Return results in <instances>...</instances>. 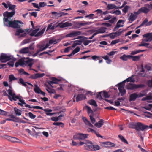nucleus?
<instances>
[{"label": "nucleus", "instance_id": "nucleus-1", "mask_svg": "<svg viewBox=\"0 0 152 152\" xmlns=\"http://www.w3.org/2000/svg\"><path fill=\"white\" fill-rule=\"evenodd\" d=\"M12 17H5L3 18L4 25L8 27H10L14 28H20L22 26L20 25L23 24V23L18 20H14L13 21L10 20Z\"/></svg>", "mask_w": 152, "mask_h": 152}, {"label": "nucleus", "instance_id": "nucleus-2", "mask_svg": "<svg viewBox=\"0 0 152 152\" xmlns=\"http://www.w3.org/2000/svg\"><path fill=\"white\" fill-rule=\"evenodd\" d=\"M33 60L32 58H30L28 57H27L24 60H19L18 62H16L15 64V66L18 67L20 65L23 67L27 66L28 69L29 70H32L33 69L31 68L32 66L33 63L31 62Z\"/></svg>", "mask_w": 152, "mask_h": 152}, {"label": "nucleus", "instance_id": "nucleus-3", "mask_svg": "<svg viewBox=\"0 0 152 152\" xmlns=\"http://www.w3.org/2000/svg\"><path fill=\"white\" fill-rule=\"evenodd\" d=\"M72 25V24L69 23V22H66L65 23L61 22L58 23L56 26H55L53 23H50L49 24L47 28V30H48L50 29L51 30H53L55 27L56 28L59 27L61 28H64V27H70Z\"/></svg>", "mask_w": 152, "mask_h": 152}, {"label": "nucleus", "instance_id": "nucleus-4", "mask_svg": "<svg viewBox=\"0 0 152 152\" xmlns=\"http://www.w3.org/2000/svg\"><path fill=\"white\" fill-rule=\"evenodd\" d=\"M29 29L28 28L22 29L19 28L17 29L15 33V35L19 38L25 37L29 32Z\"/></svg>", "mask_w": 152, "mask_h": 152}, {"label": "nucleus", "instance_id": "nucleus-5", "mask_svg": "<svg viewBox=\"0 0 152 152\" xmlns=\"http://www.w3.org/2000/svg\"><path fill=\"white\" fill-rule=\"evenodd\" d=\"M146 93L145 91H143L138 93H134L129 95V100L130 101H134L136 98L142 97L145 96Z\"/></svg>", "mask_w": 152, "mask_h": 152}, {"label": "nucleus", "instance_id": "nucleus-6", "mask_svg": "<svg viewBox=\"0 0 152 152\" xmlns=\"http://www.w3.org/2000/svg\"><path fill=\"white\" fill-rule=\"evenodd\" d=\"M16 7V6L14 5H12L10 3L9 4V10H12L11 12H9L7 11H6L3 14V16L4 17H12L15 14V9Z\"/></svg>", "mask_w": 152, "mask_h": 152}, {"label": "nucleus", "instance_id": "nucleus-7", "mask_svg": "<svg viewBox=\"0 0 152 152\" xmlns=\"http://www.w3.org/2000/svg\"><path fill=\"white\" fill-rule=\"evenodd\" d=\"M13 58V56L10 54L1 53L0 56V61L2 62H6L9 61Z\"/></svg>", "mask_w": 152, "mask_h": 152}, {"label": "nucleus", "instance_id": "nucleus-8", "mask_svg": "<svg viewBox=\"0 0 152 152\" xmlns=\"http://www.w3.org/2000/svg\"><path fill=\"white\" fill-rule=\"evenodd\" d=\"M143 38L145 39H142L141 44H144L145 42H150L152 41V33H148L142 35Z\"/></svg>", "mask_w": 152, "mask_h": 152}, {"label": "nucleus", "instance_id": "nucleus-9", "mask_svg": "<svg viewBox=\"0 0 152 152\" xmlns=\"http://www.w3.org/2000/svg\"><path fill=\"white\" fill-rule=\"evenodd\" d=\"M7 91L9 94L8 96V99L11 101L13 100L16 101V100L17 96L11 89L10 87V88L7 90Z\"/></svg>", "mask_w": 152, "mask_h": 152}, {"label": "nucleus", "instance_id": "nucleus-10", "mask_svg": "<svg viewBox=\"0 0 152 152\" xmlns=\"http://www.w3.org/2000/svg\"><path fill=\"white\" fill-rule=\"evenodd\" d=\"M118 89L119 91V95L120 96H123L126 93V91L124 88V81L118 84Z\"/></svg>", "mask_w": 152, "mask_h": 152}, {"label": "nucleus", "instance_id": "nucleus-11", "mask_svg": "<svg viewBox=\"0 0 152 152\" xmlns=\"http://www.w3.org/2000/svg\"><path fill=\"white\" fill-rule=\"evenodd\" d=\"M148 128L149 126H148L145 125L140 122H138L137 124L136 130L137 131L140 130L142 131H144L145 129H148Z\"/></svg>", "mask_w": 152, "mask_h": 152}, {"label": "nucleus", "instance_id": "nucleus-12", "mask_svg": "<svg viewBox=\"0 0 152 152\" xmlns=\"http://www.w3.org/2000/svg\"><path fill=\"white\" fill-rule=\"evenodd\" d=\"M144 86L143 84H134L130 83L127 86V88L128 89L134 90L139 88H142Z\"/></svg>", "mask_w": 152, "mask_h": 152}, {"label": "nucleus", "instance_id": "nucleus-13", "mask_svg": "<svg viewBox=\"0 0 152 152\" xmlns=\"http://www.w3.org/2000/svg\"><path fill=\"white\" fill-rule=\"evenodd\" d=\"M39 28H37L33 30L32 32L30 34L31 36H34L35 37H38L42 35L44 32V30H42L38 32L39 30Z\"/></svg>", "mask_w": 152, "mask_h": 152}, {"label": "nucleus", "instance_id": "nucleus-14", "mask_svg": "<svg viewBox=\"0 0 152 152\" xmlns=\"http://www.w3.org/2000/svg\"><path fill=\"white\" fill-rule=\"evenodd\" d=\"M88 134L82 133H77L76 134L73 136V138L75 139L84 140L87 138Z\"/></svg>", "mask_w": 152, "mask_h": 152}, {"label": "nucleus", "instance_id": "nucleus-15", "mask_svg": "<svg viewBox=\"0 0 152 152\" xmlns=\"http://www.w3.org/2000/svg\"><path fill=\"white\" fill-rule=\"evenodd\" d=\"M81 34V32L80 31H73L67 34L66 37H72L79 36Z\"/></svg>", "mask_w": 152, "mask_h": 152}, {"label": "nucleus", "instance_id": "nucleus-16", "mask_svg": "<svg viewBox=\"0 0 152 152\" xmlns=\"http://www.w3.org/2000/svg\"><path fill=\"white\" fill-rule=\"evenodd\" d=\"M136 12H134V13H131L128 19L129 22L130 23H132L135 20L137 17V15H138V14L135 13Z\"/></svg>", "mask_w": 152, "mask_h": 152}, {"label": "nucleus", "instance_id": "nucleus-17", "mask_svg": "<svg viewBox=\"0 0 152 152\" xmlns=\"http://www.w3.org/2000/svg\"><path fill=\"white\" fill-rule=\"evenodd\" d=\"M149 11L148 9L145 7H142L140 8L137 12L135 13L138 15L141 13L146 14Z\"/></svg>", "mask_w": 152, "mask_h": 152}, {"label": "nucleus", "instance_id": "nucleus-18", "mask_svg": "<svg viewBox=\"0 0 152 152\" xmlns=\"http://www.w3.org/2000/svg\"><path fill=\"white\" fill-rule=\"evenodd\" d=\"M49 46V44H46L45 46L43 44L42 45H38V49L37 50L39 52L42 51L47 48Z\"/></svg>", "mask_w": 152, "mask_h": 152}, {"label": "nucleus", "instance_id": "nucleus-19", "mask_svg": "<svg viewBox=\"0 0 152 152\" xmlns=\"http://www.w3.org/2000/svg\"><path fill=\"white\" fill-rule=\"evenodd\" d=\"M18 83L19 84H21L25 87H26L27 86V85L26 83H27V84H28L29 86H31L32 87H33V85L32 84H31V83H29V82L25 83V82H24L22 78H20L19 79V81L18 82Z\"/></svg>", "mask_w": 152, "mask_h": 152}, {"label": "nucleus", "instance_id": "nucleus-20", "mask_svg": "<svg viewBox=\"0 0 152 152\" xmlns=\"http://www.w3.org/2000/svg\"><path fill=\"white\" fill-rule=\"evenodd\" d=\"M93 145L89 141H87V143L85 145L86 149L88 150H93Z\"/></svg>", "mask_w": 152, "mask_h": 152}, {"label": "nucleus", "instance_id": "nucleus-21", "mask_svg": "<svg viewBox=\"0 0 152 152\" xmlns=\"http://www.w3.org/2000/svg\"><path fill=\"white\" fill-rule=\"evenodd\" d=\"M83 120L85 124L89 127L93 128V125L85 117H83Z\"/></svg>", "mask_w": 152, "mask_h": 152}, {"label": "nucleus", "instance_id": "nucleus-22", "mask_svg": "<svg viewBox=\"0 0 152 152\" xmlns=\"http://www.w3.org/2000/svg\"><path fill=\"white\" fill-rule=\"evenodd\" d=\"M8 139L13 142L21 143V141L15 137L9 136Z\"/></svg>", "mask_w": 152, "mask_h": 152}, {"label": "nucleus", "instance_id": "nucleus-23", "mask_svg": "<svg viewBox=\"0 0 152 152\" xmlns=\"http://www.w3.org/2000/svg\"><path fill=\"white\" fill-rule=\"evenodd\" d=\"M44 74H39L36 73L31 75L29 78L32 79H35L39 77H42L44 76Z\"/></svg>", "mask_w": 152, "mask_h": 152}, {"label": "nucleus", "instance_id": "nucleus-24", "mask_svg": "<svg viewBox=\"0 0 152 152\" xmlns=\"http://www.w3.org/2000/svg\"><path fill=\"white\" fill-rule=\"evenodd\" d=\"M86 96L83 94H78L76 98V101L77 102H78L79 101L83 100L86 99Z\"/></svg>", "mask_w": 152, "mask_h": 152}, {"label": "nucleus", "instance_id": "nucleus-25", "mask_svg": "<svg viewBox=\"0 0 152 152\" xmlns=\"http://www.w3.org/2000/svg\"><path fill=\"white\" fill-rule=\"evenodd\" d=\"M131 57H132L131 55H126V54H124L120 57V59L123 61H126L129 59H131Z\"/></svg>", "mask_w": 152, "mask_h": 152}, {"label": "nucleus", "instance_id": "nucleus-26", "mask_svg": "<svg viewBox=\"0 0 152 152\" xmlns=\"http://www.w3.org/2000/svg\"><path fill=\"white\" fill-rule=\"evenodd\" d=\"M103 120L102 119L100 120L98 122L94 124V126L96 127L100 128L103 125Z\"/></svg>", "mask_w": 152, "mask_h": 152}, {"label": "nucleus", "instance_id": "nucleus-27", "mask_svg": "<svg viewBox=\"0 0 152 152\" xmlns=\"http://www.w3.org/2000/svg\"><path fill=\"white\" fill-rule=\"evenodd\" d=\"M30 52L28 48H25L22 49L19 51L20 53H28Z\"/></svg>", "mask_w": 152, "mask_h": 152}, {"label": "nucleus", "instance_id": "nucleus-28", "mask_svg": "<svg viewBox=\"0 0 152 152\" xmlns=\"http://www.w3.org/2000/svg\"><path fill=\"white\" fill-rule=\"evenodd\" d=\"M107 28H106L102 27L97 29L98 33L99 34H102L105 33Z\"/></svg>", "mask_w": 152, "mask_h": 152}, {"label": "nucleus", "instance_id": "nucleus-29", "mask_svg": "<svg viewBox=\"0 0 152 152\" xmlns=\"http://www.w3.org/2000/svg\"><path fill=\"white\" fill-rule=\"evenodd\" d=\"M107 8L108 10H111L114 8L118 9V6H116L113 4H109L107 5Z\"/></svg>", "mask_w": 152, "mask_h": 152}, {"label": "nucleus", "instance_id": "nucleus-30", "mask_svg": "<svg viewBox=\"0 0 152 152\" xmlns=\"http://www.w3.org/2000/svg\"><path fill=\"white\" fill-rule=\"evenodd\" d=\"M34 90L35 92L37 94H40L41 91V89L36 84L34 85Z\"/></svg>", "mask_w": 152, "mask_h": 152}, {"label": "nucleus", "instance_id": "nucleus-31", "mask_svg": "<svg viewBox=\"0 0 152 152\" xmlns=\"http://www.w3.org/2000/svg\"><path fill=\"white\" fill-rule=\"evenodd\" d=\"M146 50H139L132 51L131 53V54L134 55L141 52H143Z\"/></svg>", "mask_w": 152, "mask_h": 152}, {"label": "nucleus", "instance_id": "nucleus-32", "mask_svg": "<svg viewBox=\"0 0 152 152\" xmlns=\"http://www.w3.org/2000/svg\"><path fill=\"white\" fill-rule=\"evenodd\" d=\"M134 75H132L130 77H129L128 78L126 79V80L124 81V82L126 81L127 82H134L135 81V80L133 78V77H134Z\"/></svg>", "mask_w": 152, "mask_h": 152}, {"label": "nucleus", "instance_id": "nucleus-33", "mask_svg": "<svg viewBox=\"0 0 152 152\" xmlns=\"http://www.w3.org/2000/svg\"><path fill=\"white\" fill-rule=\"evenodd\" d=\"M14 110L16 115L18 116H20L21 115L22 112L21 110L16 108H15Z\"/></svg>", "mask_w": 152, "mask_h": 152}, {"label": "nucleus", "instance_id": "nucleus-34", "mask_svg": "<svg viewBox=\"0 0 152 152\" xmlns=\"http://www.w3.org/2000/svg\"><path fill=\"white\" fill-rule=\"evenodd\" d=\"M80 23L81 26L90 25L92 23V22H86L85 21H83L82 22Z\"/></svg>", "mask_w": 152, "mask_h": 152}, {"label": "nucleus", "instance_id": "nucleus-35", "mask_svg": "<svg viewBox=\"0 0 152 152\" xmlns=\"http://www.w3.org/2000/svg\"><path fill=\"white\" fill-rule=\"evenodd\" d=\"M142 56V55H138L135 56H132V57H131V58H132V59L133 61H137L139 60L140 58Z\"/></svg>", "mask_w": 152, "mask_h": 152}, {"label": "nucleus", "instance_id": "nucleus-36", "mask_svg": "<svg viewBox=\"0 0 152 152\" xmlns=\"http://www.w3.org/2000/svg\"><path fill=\"white\" fill-rule=\"evenodd\" d=\"M57 41L56 39L54 38H52L51 39H50L49 42V43H47V44H49V46L50 45V44H56L57 43Z\"/></svg>", "mask_w": 152, "mask_h": 152}, {"label": "nucleus", "instance_id": "nucleus-37", "mask_svg": "<svg viewBox=\"0 0 152 152\" xmlns=\"http://www.w3.org/2000/svg\"><path fill=\"white\" fill-rule=\"evenodd\" d=\"M137 126V124H136L134 123H130L129 125V127L130 128L134 129H136V127Z\"/></svg>", "mask_w": 152, "mask_h": 152}, {"label": "nucleus", "instance_id": "nucleus-38", "mask_svg": "<svg viewBox=\"0 0 152 152\" xmlns=\"http://www.w3.org/2000/svg\"><path fill=\"white\" fill-rule=\"evenodd\" d=\"M88 103L91 105H93L94 107H97V104L96 102L94 100L92 99L89 101Z\"/></svg>", "mask_w": 152, "mask_h": 152}, {"label": "nucleus", "instance_id": "nucleus-39", "mask_svg": "<svg viewBox=\"0 0 152 152\" xmlns=\"http://www.w3.org/2000/svg\"><path fill=\"white\" fill-rule=\"evenodd\" d=\"M149 45V44L147 43H145L144 44H140L138 45V46L140 47L141 46H145L147 48H152V47L151 46H148Z\"/></svg>", "mask_w": 152, "mask_h": 152}, {"label": "nucleus", "instance_id": "nucleus-40", "mask_svg": "<svg viewBox=\"0 0 152 152\" xmlns=\"http://www.w3.org/2000/svg\"><path fill=\"white\" fill-rule=\"evenodd\" d=\"M118 137L120 139V140H121L123 142L126 143V144H128V142L125 139L124 137L123 136L119 135H118Z\"/></svg>", "mask_w": 152, "mask_h": 152}, {"label": "nucleus", "instance_id": "nucleus-41", "mask_svg": "<svg viewBox=\"0 0 152 152\" xmlns=\"http://www.w3.org/2000/svg\"><path fill=\"white\" fill-rule=\"evenodd\" d=\"M10 82H11L13 80H14L17 79L13 75H9V77Z\"/></svg>", "mask_w": 152, "mask_h": 152}, {"label": "nucleus", "instance_id": "nucleus-42", "mask_svg": "<svg viewBox=\"0 0 152 152\" xmlns=\"http://www.w3.org/2000/svg\"><path fill=\"white\" fill-rule=\"evenodd\" d=\"M18 104L20 105V106H22L24 104L25 106L26 107H30V105L29 104H26L25 102H24V103H23V102H18Z\"/></svg>", "mask_w": 152, "mask_h": 152}, {"label": "nucleus", "instance_id": "nucleus-43", "mask_svg": "<svg viewBox=\"0 0 152 152\" xmlns=\"http://www.w3.org/2000/svg\"><path fill=\"white\" fill-rule=\"evenodd\" d=\"M87 109L88 113L89 114L90 113H92L93 111L90 107L88 106H86L85 107Z\"/></svg>", "mask_w": 152, "mask_h": 152}, {"label": "nucleus", "instance_id": "nucleus-44", "mask_svg": "<svg viewBox=\"0 0 152 152\" xmlns=\"http://www.w3.org/2000/svg\"><path fill=\"white\" fill-rule=\"evenodd\" d=\"M52 15H54L57 18H59L61 17L60 12H51Z\"/></svg>", "mask_w": 152, "mask_h": 152}, {"label": "nucleus", "instance_id": "nucleus-45", "mask_svg": "<svg viewBox=\"0 0 152 152\" xmlns=\"http://www.w3.org/2000/svg\"><path fill=\"white\" fill-rule=\"evenodd\" d=\"M51 80L54 84H58V82L60 81V80L57 79L54 77H52Z\"/></svg>", "mask_w": 152, "mask_h": 152}, {"label": "nucleus", "instance_id": "nucleus-46", "mask_svg": "<svg viewBox=\"0 0 152 152\" xmlns=\"http://www.w3.org/2000/svg\"><path fill=\"white\" fill-rule=\"evenodd\" d=\"M53 125L56 126H60V125H62V126H61V127H63L64 126V124L61 122H54L53 123Z\"/></svg>", "mask_w": 152, "mask_h": 152}, {"label": "nucleus", "instance_id": "nucleus-47", "mask_svg": "<svg viewBox=\"0 0 152 152\" xmlns=\"http://www.w3.org/2000/svg\"><path fill=\"white\" fill-rule=\"evenodd\" d=\"M129 7L128 6H125L124 8L122 10L126 14L128 10Z\"/></svg>", "mask_w": 152, "mask_h": 152}, {"label": "nucleus", "instance_id": "nucleus-48", "mask_svg": "<svg viewBox=\"0 0 152 152\" xmlns=\"http://www.w3.org/2000/svg\"><path fill=\"white\" fill-rule=\"evenodd\" d=\"M28 115L29 117L31 119H34L36 117V116L34 115L32 113L30 112L28 113Z\"/></svg>", "mask_w": 152, "mask_h": 152}, {"label": "nucleus", "instance_id": "nucleus-49", "mask_svg": "<svg viewBox=\"0 0 152 152\" xmlns=\"http://www.w3.org/2000/svg\"><path fill=\"white\" fill-rule=\"evenodd\" d=\"M106 144L108 145L110 147H113L115 146V145L114 143H112L110 142H106Z\"/></svg>", "mask_w": 152, "mask_h": 152}, {"label": "nucleus", "instance_id": "nucleus-50", "mask_svg": "<svg viewBox=\"0 0 152 152\" xmlns=\"http://www.w3.org/2000/svg\"><path fill=\"white\" fill-rule=\"evenodd\" d=\"M80 50V48L78 47H77L75 49L72 51V54L74 55L76 53L79 51Z\"/></svg>", "mask_w": 152, "mask_h": 152}, {"label": "nucleus", "instance_id": "nucleus-51", "mask_svg": "<svg viewBox=\"0 0 152 152\" xmlns=\"http://www.w3.org/2000/svg\"><path fill=\"white\" fill-rule=\"evenodd\" d=\"M100 147L97 145H93V150L94 151L98 150L100 149Z\"/></svg>", "mask_w": 152, "mask_h": 152}, {"label": "nucleus", "instance_id": "nucleus-52", "mask_svg": "<svg viewBox=\"0 0 152 152\" xmlns=\"http://www.w3.org/2000/svg\"><path fill=\"white\" fill-rule=\"evenodd\" d=\"M10 2L9 1H8L7 3H5L4 2H3L2 3V4L4 7L5 8H7L9 7V6L10 4Z\"/></svg>", "mask_w": 152, "mask_h": 152}, {"label": "nucleus", "instance_id": "nucleus-53", "mask_svg": "<svg viewBox=\"0 0 152 152\" xmlns=\"http://www.w3.org/2000/svg\"><path fill=\"white\" fill-rule=\"evenodd\" d=\"M91 42L92 41L91 40H84L83 41V43L85 46H86L88 45L89 43H91Z\"/></svg>", "mask_w": 152, "mask_h": 152}, {"label": "nucleus", "instance_id": "nucleus-54", "mask_svg": "<svg viewBox=\"0 0 152 152\" xmlns=\"http://www.w3.org/2000/svg\"><path fill=\"white\" fill-rule=\"evenodd\" d=\"M39 9H40L41 7H43L45 6L46 5V4L44 2H39Z\"/></svg>", "mask_w": 152, "mask_h": 152}, {"label": "nucleus", "instance_id": "nucleus-55", "mask_svg": "<svg viewBox=\"0 0 152 152\" xmlns=\"http://www.w3.org/2000/svg\"><path fill=\"white\" fill-rule=\"evenodd\" d=\"M18 99L19 100V101L20 102H23V103H24L25 100L22 99H21V97L20 96H17V98L16 100Z\"/></svg>", "mask_w": 152, "mask_h": 152}, {"label": "nucleus", "instance_id": "nucleus-56", "mask_svg": "<svg viewBox=\"0 0 152 152\" xmlns=\"http://www.w3.org/2000/svg\"><path fill=\"white\" fill-rule=\"evenodd\" d=\"M29 108H34V109H41L43 110L42 107L39 106H31L30 107H29Z\"/></svg>", "mask_w": 152, "mask_h": 152}, {"label": "nucleus", "instance_id": "nucleus-57", "mask_svg": "<svg viewBox=\"0 0 152 152\" xmlns=\"http://www.w3.org/2000/svg\"><path fill=\"white\" fill-rule=\"evenodd\" d=\"M117 52L116 51H112L107 53V54L110 56H113L114 54H115L116 53H117Z\"/></svg>", "mask_w": 152, "mask_h": 152}, {"label": "nucleus", "instance_id": "nucleus-58", "mask_svg": "<svg viewBox=\"0 0 152 152\" xmlns=\"http://www.w3.org/2000/svg\"><path fill=\"white\" fill-rule=\"evenodd\" d=\"M14 61H10L8 62L7 63V64L11 67H13L14 66Z\"/></svg>", "mask_w": 152, "mask_h": 152}, {"label": "nucleus", "instance_id": "nucleus-59", "mask_svg": "<svg viewBox=\"0 0 152 152\" xmlns=\"http://www.w3.org/2000/svg\"><path fill=\"white\" fill-rule=\"evenodd\" d=\"M119 23V22H118V23H117L115 27L113 28V31H117L118 30V28H119L121 26H119V25H118V23Z\"/></svg>", "mask_w": 152, "mask_h": 152}, {"label": "nucleus", "instance_id": "nucleus-60", "mask_svg": "<svg viewBox=\"0 0 152 152\" xmlns=\"http://www.w3.org/2000/svg\"><path fill=\"white\" fill-rule=\"evenodd\" d=\"M121 30V29H119V31H118L114 33V34L116 36H119L121 34V33L123 31V30H122L121 31H120Z\"/></svg>", "mask_w": 152, "mask_h": 152}, {"label": "nucleus", "instance_id": "nucleus-61", "mask_svg": "<svg viewBox=\"0 0 152 152\" xmlns=\"http://www.w3.org/2000/svg\"><path fill=\"white\" fill-rule=\"evenodd\" d=\"M148 101L150 100H152V93H149L147 96Z\"/></svg>", "mask_w": 152, "mask_h": 152}, {"label": "nucleus", "instance_id": "nucleus-62", "mask_svg": "<svg viewBox=\"0 0 152 152\" xmlns=\"http://www.w3.org/2000/svg\"><path fill=\"white\" fill-rule=\"evenodd\" d=\"M90 118L92 124L94 123L96 121L95 119L93 118L91 115H90Z\"/></svg>", "mask_w": 152, "mask_h": 152}, {"label": "nucleus", "instance_id": "nucleus-63", "mask_svg": "<svg viewBox=\"0 0 152 152\" xmlns=\"http://www.w3.org/2000/svg\"><path fill=\"white\" fill-rule=\"evenodd\" d=\"M44 111L45 113L46 114L48 113H49L52 111V110L48 109H45L43 110Z\"/></svg>", "mask_w": 152, "mask_h": 152}, {"label": "nucleus", "instance_id": "nucleus-64", "mask_svg": "<svg viewBox=\"0 0 152 152\" xmlns=\"http://www.w3.org/2000/svg\"><path fill=\"white\" fill-rule=\"evenodd\" d=\"M147 84L149 87L152 88V80H149Z\"/></svg>", "mask_w": 152, "mask_h": 152}]
</instances>
